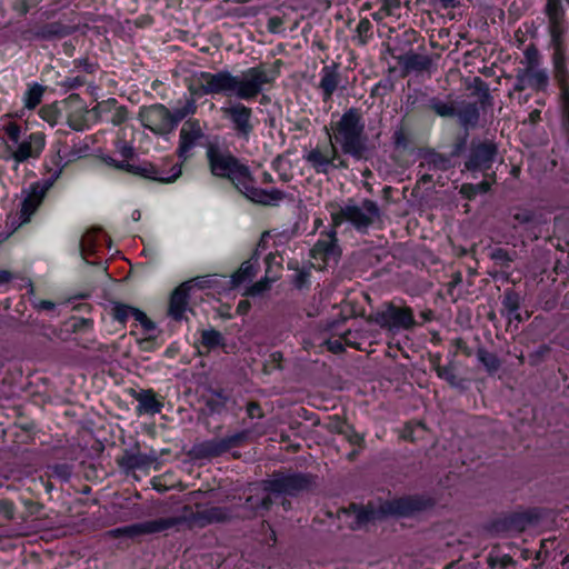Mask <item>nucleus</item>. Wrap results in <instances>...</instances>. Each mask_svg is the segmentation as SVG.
I'll use <instances>...</instances> for the list:
<instances>
[{"label":"nucleus","mask_w":569,"mask_h":569,"mask_svg":"<svg viewBox=\"0 0 569 569\" xmlns=\"http://www.w3.org/2000/svg\"><path fill=\"white\" fill-rule=\"evenodd\" d=\"M210 172L214 177L226 178L249 200L263 206H273L284 198L279 189L264 190L254 187V179L248 166L242 163L230 151L210 144L206 152Z\"/></svg>","instance_id":"f257e3e1"},{"label":"nucleus","mask_w":569,"mask_h":569,"mask_svg":"<svg viewBox=\"0 0 569 569\" xmlns=\"http://www.w3.org/2000/svg\"><path fill=\"white\" fill-rule=\"evenodd\" d=\"M277 77L278 71L260 63L242 72L241 77L221 70L216 73L200 72L198 79L204 94H233L240 100L250 101L258 97L263 86L272 84Z\"/></svg>","instance_id":"f03ea898"},{"label":"nucleus","mask_w":569,"mask_h":569,"mask_svg":"<svg viewBox=\"0 0 569 569\" xmlns=\"http://www.w3.org/2000/svg\"><path fill=\"white\" fill-rule=\"evenodd\" d=\"M331 130L337 143L345 154L356 160H369L376 152V147L369 141L366 133V124L360 109L349 108L341 118L331 124Z\"/></svg>","instance_id":"7ed1b4c3"},{"label":"nucleus","mask_w":569,"mask_h":569,"mask_svg":"<svg viewBox=\"0 0 569 569\" xmlns=\"http://www.w3.org/2000/svg\"><path fill=\"white\" fill-rule=\"evenodd\" d=\"M433 505L435 501L432 498L415 495L390 500L381 506L379 510L376 509L371 503H368L367 506H358L356 503H351L347 512L355 518V521L350 525V528L358 530L369 522L379 519L385 513L408 517L428 510L432 508Z\"/></svg>","instance_id":"20e7f679"},{"label":"nucleus","mask_w":569,"mask_h":569,"mask_svg":"<svg viewBox=\"0 0 569 569\" xmlns=\"http://www.w3.org/2000/svg\"><path fill=\"white\" fill-rule=\"evenodd\" d=\"M331 224L333 228L348 222L357 231L367 233L369 228L380 219L381 212L378 203L370 199H363L360 203L348 200L345 204L331 202L328 204Z\"/></svg>","instance_id":"39448f33"},{"label":"nucleus","mask_w":569,"mask_h":569,"mask_svg":"<svg viewBox=\"0 0 569 569\" xmlns=\"http://www.w3.org/2000/svg\"><path fill=\"white\" fill-rule=\"evenodd\" d=\"M232 519V510L227 507H204L201 503L183 505L171 516L173 530L201 529L213 523L228 522Z\"/></svg>","instance_id":"423d86ee"},{"label":"nucleus","mask_w":569,"mask_h":569,"mask_svg":"<svg viewBox=\"0 0 569 569\" xmlns=\"http://www.w3.org/2000/svg\"><path fill=\"white\" fill-rule=\"evenodd\" d=\"M368 321L393 332L411 330L416 326L413 310L410 307H400L393 302H385L380 309L370 313Z\"/></svg>","instance_id":"0eeeda50"},{"label":"nucleus","mask_w":569,"mask_h":569,"mask_svg":"<svg viewBox=\"0 0 569 569\" xmlns=\"http://www.w3.org/2000/svg\"><path fill=\"white\" fill-rule=\"evenodd\" d=\"M3 131L7 133L10 141L17 144L16 150L12 152V158L18 163L24 162L28 159H36L41 154L46 144V136L43 132H33L20 142L21 129L16 122L4 124Z\"/></svg>","instance_id":"6e6552de"},{"label":"nucleus","mask_w":569,"mask_h":569,"mask_svg":"<svg viewBox=\"0 0 569 569\" xmlns=\"http://www.w3.org/2000/svg\"><path fill=\"white\" fill-rule=\"evenodd\" d=\"M315 482V477L309 473H273L270 479L264 480L267 490L274 495L296 496L308 490Z\"/></svg>","instance_id":"1a4fd4ad"},{"label":"nucleus","mask_w":569,"mask_h":569,"mask_svg":"<svg viewBox=\"0 0 569 569\" xmlns=\"http://www.w3.org/2000/svg\"><path fill=\"white\" fill-rule=\"evenodd\" d=\"M60 173L61 169H57L49 178L33 182L30 184L29 189L22 190L23 200L20 209V218L22 222H28L30 220V217L42 203L47 192L59 178Z\"/></svg>","instance_id":"9d476101"},{"label":"nucleus","mask_w":569,"mask_h":569,"mask_svg":"<svg viewBox=\"0 0 569 569\" xmlns=\"http://www.w3.org/2000/svg\"><path fill=\"white\" fill-rule=\"evenodd\" d=\"M553 78L559 88L560 127L569 143V71L560 58L555 61Z\"/></svg>","instance_id":"9b49d317"},{"label":"nucleus","mask_w":569,"mask_h":569,"mask_svg":"<svg viewBox=\"0 0 569 569\" xmlns=\"http://www.w3.org/2000/svg\"><path fill=\"white\" fill-rule=\"evenodd\" d=\"M221 112L223 117L231 122L234 134L248 141L254 130L252 109L241 102H234L222 107Z\"/></svg>","instance_id":"f8f14e48"},{"label":"nucleus","mask_w":569,"mask_h":569,"mask_svg":"<svg viewBox=\"0 0 569 569\" xmlns=\"http://www.w3.org/2000/svg\"><path fill=\"white\" fill-rule=\"evenodd\" d=\"M250 436L248 430H242L224 438H214L197 446V452L201 458L219 457L232 448L243 445Z\"/></svg>","instance_id":"ddd939ff"},{"label":"nucleus","mask_w":569,"mask_h":569,"mask_svg":"<svg viewBox=\"0 0 569 569\" xmlns=\"http://www.w3.org/2000/svg\"><path fill=\"white\" fill-rule=\"evenodd\" d=\"M139 118L142 124L154 133L163 134L173 130L171 111L163 104L142 108Z\"/></svg>","instance_id":"4468645a"},{"label":"nucleus","mask_w":569,"mask_h":569,"mask_svg":"<svg viewBox=\"0 0 569 569\" xmlns=\"http://www.w3.org/2000/svg\"><path fill=\"white\" fill-rule=\"evenodd\" d=\"M330 138V146L310 149L303 159L313 169L317 174H329L333 170L336 159H338V150Z\"/></svg>","instance_id":"2eb2a0df"},{"label":"nucleus","mask_w":569,"mask_h":569,"mask_svg":"<svg viewBox=\"0 0 569 569\" xmlns=\"http://www.w3.org/2000/svg\"><path fill=\"white\" fill-rule=\"evenodd\" d=\"M498 149L492 141H472L465 167L468 170H488L497 156Z\"/></svg>","instance_id":"dca6fc26"},{"label":"nucleus","mask_w":569,"mask_h":569,"mask_svg":"<svg viewBox=\"0 0 569 569\" xmlns=\"http://www.w3.org/2000/svg\"><path fill=\"white\" fill-rule=\"evenodd\" d=\"M272 492L266 489L264 480L249 487V496L246 499L243 509L246 517H254L260 511H268L272 506L270 497Z\"/></svg>","instance_id":"f3484780"},{"label":"nucleus","mask_w":569,"mask_h":569,"mask_svg":"<svg viewBox=\"0 0 569 569\" xmlns=\"http://www.w3.org/2000/svg\"><path fill=\"white\" fill-rule=\"evenodd\" d=\"M203 131L198 120H187L179 136V147L177 149L178 157L186 161L190 158V151L203 138Z\"/></svg>","instance_id":"a211bd4d"},{"label":"nucleus","mask_w":569,"mask_h":569,"mask_svg":"<svg viewBox=\"0 0 569 569\" xmlns=\"http://www.w3.org/2000/svg\"><path fill=\"white\" fill-rule=\"evenodd\" d=\"M337 228H333L322 236L312 247L311 257L321 260L323 263L337 261L340 256V248L337 239Z\"/></svg>","instance_id":"6ab92c4d"},{"label":"nucleus","mask_w":569,"mask_h":569,"mask_svg":"<svg viewBox=\"0 0 569 569\" xmlns=\"http://www.w3.org/2000/svg\"><path fill=\"white\" fill-rule=\"evenodd\" d=\"M127 527V537L134 538L173 530L171 517L158 518Z\"/></svg>","instance_id":"aec40b11"},{"label":"nucleus","mask_w":569,"mask_h":569,"mask_svg":"<svg viewBox=\"0 0 569 569\" xmlns=\"http://www.w3.org/2000/svg\"><path fill=\"white\" fill-rule=\"evenodd\" d=\"M157 455L152 453H141L139 451L134 452L131 450H126L121 457L117 459L118 465L127 470H136V469H147L154 462H157Z\"/></svg>","instance_id":"412c9836"},{"label":"nucleus","mask_w":569,"mask_h":569,"mask_svg":"<svg viewBox=\"0 0 569 569\" xmlns=\"http://www.w3.org/2000/svg\"><path fill=\"white\" fill-rule=\"evenodd\" d=\"M76 28L71 24L63 23L62 21H52L38 27L31 31V34L34 39L50 41L67 37Z\"/></svg>","instance_id":"4be33fe9"},{"label":"nucleus","mask_w":569,"mask_h":569,"mask_svg":"<svg viewBox=\"0 0 569 569\" xmlns=\"http://www.w3.org/2000/svg\"><path fill=\"white\" fill-rule=\"evenodd\" d=\"M190 282H183L171 293L169 302V316L174 320H181L187 310L189 300Z\"/></svg>","instance_id":"5701e85b"},{"label":"nucleus","mask_w":569,"mask_h":569,"mask_svg":"<svg viewBox=\"0 0 569 569\" xmlns=\"http://www.w3.org/2000/svg\"><path fill=\"white\" fill-rule=\"evenodd\" d=\"M340 83V73L338 71V64L332 63L330 66H325L321 70V79L319 83V88L322 92L323 102H328L331 100L333 92L337 90Z\"/></svg>","instance_id":"b1692460"},{"label":"nucleus","mask_w":569,"mask_h":569,"mask_svg":"<svg viewBox=\"0 0 569 569\" xmlns=\"http://www.w3.org/2000/svg\"><path fill=\"white\" fill-rule=\"evenodd\" d=\"M488 258L493 261L495 266L500 268L506 279L509 278L508 270L511 263L517 259L518 253L516 250H507L498 246H488L486 248Z\"/></svg>","instance_id":"393cba45"},{"label":"nucleus","mask_w":569,"mask_h":569,"mask_svg":"<svg viewBox=\"0 0 569 569\" xmlns=\"http://www.w3.org/2000/svg\"><path fill=\"white\" fill-rule=\"evenodd\" d=\"M539 517L535 511L518 512L505 518L497 526H501L506 530L521 532L529 525L536 523Z\"/></svg>","instance_id":"a878e982"},{"label":"nucleus","mask_w":569,"mask_h":569,"mask_svg":"<svg viewBox=\"0 0 569 569\" xmlns=\"http://www.w3.org/2000/svg\"><path fill=\"white\" fill-rule=\"evenodd\" d=\"M547 14L550 20V32L555 41H559L565 32L563 11L559 0H548Z\"/></svg>","instance_id":"bb28decb"},{"label":"nucleus","mask_w":569,"mask_h":569,"mask_svg":"<svg viewBox=\"0 0 569 569\" xmlns=\"http://www.w3.org/2000/svg\"><path fill=\"white\" fill-rule=\"evenodd\" d=\"M455 117L466 131L475 129L480 119L479 108L476 103L463 101L458 109L456 108Z\"/></svg>","instance_id":"cd10ccee"},{"label":"nucleus","mask_w":569,"mask_h":569,"mask_svg":"<svg viewBox=\"0 0 569 569\" xmlns=\"http://www.w3.org/2000/svg\"><path fill=\"white\" fill-rule=\"evenodd\" d=\"M134 398L139 403L137 407L139 413L154 415L162 410V402L157 400L156 395L151 389L136 392Z\"/></svg>","instance_id":"c85d7f7f"},{"label":"nucleus","mask_w":569,"mask_h":569,"mask_svg":"<svg viewBox=\"0 0 569 569\" xmlns=\"http://www.w3.org/2000/svg\"><path fill=\"white\" fill-rule=\"evenodd\" d=\"M397 59L407 71H427L430 69L432 64V60L430 59V57L413 52L406 53L402 57H397Z\"/></svg>","instance_id":"c756f323"},{"label":"nucleus","mask_w":569,"mask_h":569,"mask_svg":"<svg viewBox=\"0 0 569 569\" xmlns=\"http://www.w3.org/2000/svg\"><path fill=\"white\" fill-rule=\"evenodd\" d=\"M451 167L450 157L436 152L428 151L423 154V160L420 162L419 168L430 170L446 171Z\"/></svg>","instance_id":"7c9ffc66"},{"label":"nucleus","mask_w":569,"mask_h":569,"mask_svg":"<svg viewBox=\"0 0 569 569\" xmlns=\"http://www.w3.org/2000/svg\"><path fill=\"white\" fill-rule=\"evenodd\" d=\"M526 74L529 82V88L535 89L537 91H545L549 84L548 73L539 69L537 66H528L526 69Z\"/></svg>","instance_id":"2f4dec72"},{"label":"nucleus","mask_w":569,"mask_h":569,"mask_svg":"<svg viewBox=\"0 0 569 569\" xmlns=\"http://www.w3.org/2000/svg\"><path fill=\"white\" fill-rule=\"evenodd\" d=\"M256 274V264L251 260H247L242 262L240 268L231 276V287H238L241 283L251 280Z\"/></svg>","instance_id":"473e14b6"},{"label":"nucleus","mask_w":569,"mask_h":569,"mask_svg":"<svg viewBox=\"0 0 569 569\" xmlns=\"http://www.w3.org/2000/svg\"><path fill=\"white\" fill-rule=\"evenodd\" d=\"M511 217L513 221V229L518 228L519 226H530L540 223L538 214L533 210L526 208H516Z\"/></svg>","instance_id":"72a5a7b5"},{"label":"nucleus","mask_w":569,"mask_h":569,"mask_svg":"<svg viewBox=\"0 0 569 569\" xmlns=\"http://www.w3.org/2000/svg\"><path fill=\"white\" fill-rule=\"evenodd\" d=\"M429 108L439 117L451 118L456 116V106L453 102H445L439 98L429 100Z\"/></svg>","instance_id":"f704fd0d"},{"label":"nucleus","mask_w":569,"mask_h":569,"mask_svg":"<svg viewBox=\"0 0 569 569\" xmlns=\"http://www.w3.org/2000/svg\"><path fill=\"white\" fill-rule=\"evenodd\" d=\"M196 110H197V104L192 98L187 99L182 106L174 108L171 111L173 129L186 117L193 114L196 112Z\"/></svg>","instance_id":"c9c22d12"},{"label":"nucleus","mask_w":569,"mask_h":569,"mask_svg":"<svg viewBox=\"0 0 569 569\" xmlns=\"http://www.w3.org/2000/svg\"><path fill=\"white\" fill-rule=\"evenodd\" d=\"M477 358L485 366L489 373L498 371L501 366L499 358L485 348H479L477 350Z\"/></svg>","instance_id":"e433bc0d"},{"label":"nucleus","mask_w":569,"mask_h":569,"mask_svg":"<svg viewBox=\"0 0 569 569\" xmlns=\"http://www.w3.org/2000/svg\"><path fill=\"white\" fill-rule=\"evenodd\" d=\"M201 343L203 347L210 350L219 346H223L224 339L222 335L214 329L203 330L201 332Z\"/></svg>","instance_id":"4c0bfd02"},{"label":"nucleus","mask_w":569,"mask_h":569,"mask_svg":"<svg viewBox=\"0 0 569 569\" xmlns=\"http://www.w3.org/2000/svg\"><path fill=\"white\" fill-rule=\"evenodd\" d=\"M435 370L437 372V376L440 379L446 380L450 386H452V387L461 386L462 381L458 379V377L456 375V369L452 365H448V366L437 365V366H435Z\"/></svg>","instance_id":"58836bf2"},{"label":"nucleus","mask_w":569,"mask_h":569,"mask_svg":"<svg viewBox=\"0 0 569 569\" xmlns=\"http://www.w3.org/2000/svg\"><path fill=\"white\" fill-rule=\"evenodd\" d=\"M521 298L518 292L513 290H506L503 293L502 306L507 311V316H511L519 310Z\"/></svg>","instance_id":"ea45409f"},{"label":"nucleus","mask_w":569,"mask_h":569,"mask_svg":"<svg viewBox=\"0 0 569 569\" xmlns=\"http://www.w3.org/2000/svg\"><path fill=\"white\" fill-rule=\"evenodd\" d=\"M490 190V183L482 181L477 184L463 183L460 188V193L467 199H473L478 193H486Z\"/></svg>","instance_id":"a19ab883"},{"label":"nucleus","mask_w":569,"mask_h":569,"mask_svg":"<svg viewBox=\"0 0 569 569\" xmlns=\"http://www.w3.org/2000/svg\"><path fill=\"white\" fill-rule=\"evenodd\" d=\"M229 397L223 390H212L207 400V406L212 410L219 412L227 403Z\"/></svg>","instance_id":"79ce46f5"},{"label":"nucleus","mask_w":569,"mask_h":569,"mask_svg":"<svg viewBox=\"0 0 569 569\" xmlns=\"http://www.w3.org/2000/svg\"><path fill=\"white\" fill-rule=\"evenodd\" d=\"M87 113H88V110H86V109H80L74 112H71L68 116L69 127L76 131L84 130L87 128V118H86Z\"/></svg>","instance_id":"37998d69"},{"label":"nucleus","mask_w":569,"mask_h":569,"mask_svg":"<svg viewBox=\"0 0 569 569\" xmlns=\"http://www.w3.org/2000/svg\"><path fill=\"white\" fill-rule=\"evenodd\" d=\"M43 87L40 84H33L26 93V107L29 109L36 108L40 102L43 96Z\"/></svg>","instance_id":"c03bdc74"},{"label":"nucleus","mask_w":569,"mask_h":569,"mask_svg":"<svg viewBox=\"0 0 569 569\" xmlns=\"http://www.w3.org/2000/svg\"><path fill=\"white\" fill-rule=\"evenodd\" d=\"M475 88L477 93L480 96V103L482 107H491L492 106V96L490 94V90L488 84L482 81L480 78L475 79Z\"/></svg>","instance_id":"a18cd8bd"},{"label":"nucleus","mask_w":569,"mask_h":569,"mask_svg":"<svg viewBox=\"0 0 569 569\" xmlns=\"http://www.w3.org/2000/svg\"><path fill=\"white\" fill-rule=\"evenodd\" d=\"M271 282L272 280L266 276L256 283H253L252 286H250L244 295L250 297L260 296L270 289Z\"/></svg>","instance_id":"49530a36"},{"label":"nucleus","mask_w":569,"mask_h":569,"mask_svg":"<svg viewBox=\"0 0 569 569\" xmlns=\"http://www.w3.org/2000/svg\"><path fill=\"white\" fill-rule=\"evenodd\" d=\"M134 310H137L136 308L133 307H130L128 305H124V303H114L113 308H112V316L116 320H118L119 322H126V320L132 316L133 317V312Z\"/></svg>","instance_id":"de8ad7c7"},{"label":"nucleus","mask_w":569,"mask_h":569,"mask_svg":"<svg viewBox=\"0 0 569 569\" xmlns=\"http://www.w3.org/2000/svg\"><path fill=\"white\" fill-rule=\"evenodd\" d=\"M393 144L397 149H407L409 146V133L405 127L400 126L393 131Z\"/></svg>","instance_id":"09e8293b"},{"label":"nucleus","mask_w":569,"mask_h":569,"mask_svg":"<svg viewBox=\"0 0 569 569\" xmlns=\"http://www.w3.org/2000/svg\"><path fill=\"white\" fill-rule=\"evenodd\" d=\"M50 476L58 478L61 481H68L71 477L72 469L67 463H58L49 468Z\"/></svg>","instance_id":"8fccbe9b"},{"label":"nucleus","mask_w":569,"mask_h":569,"mask_svg":"<svg viewBox=\"0 0 569 569\" xmlns=\"http://www.w3.org/2000/svg\"><path fill=\"white\" fill-rule=\"evenodd\" d=\"M80 252L83 259H87V257L94 251V236L92 232H87L82 236L80 240Z\"/></svg>","instance_id":"3c124183"},{"label":"nucleus","mask_w":569,"mask_h":569,"mask_svg":"<svg viewBox=\"0 0 569 569\" xmlns=\"http://www.w3.org/2000/svg\"><path fill=\"white\" fill-rule=\"evenodd\" d=\"M41 118L47 121L50 126H54L58 121L59 113L56 107L44 106L40 110Z\"/></svg>","instance_id":"603ef678"},{"label":"nucleus","mask_w":569,"mask_h":569,"mask_svg":"<svg viewBox=\"0 0 569 569\" xmlns=\"http://www.w3.org/2000/svg\"><path fill=\"white\" fill-rule=\"evenodd\" d=\"M348 423L342 420L340 417L335 416L330 418L329 422L326 425V428L329 432L342 435Z\"/></svg>","instance_id":"864d4df0"},{"label":"nucleus","mask_w":569,"mask_h":569,"mask_svg":"<svg viewBox=\"0 0 569 569\" xmlns=\"http://www.w3.org/2000/svg\"><path fill=\"white\" fill-rule=\"evenodd\" d=\"M342 436H345V438L351 443V445H355V446H359V447H362L363 446V437L361 435H359L352 426L348 425L347 428L345 429V432L342 433Z\"/></svg>","instance_id":"5fc2aeb1"},{"label":"nucleus","mask_w":569,"mask_h":569,"mask_svg":"<svg viewBox=\"0 0 569 569\" xmlns=\"http://www.w3.org/2000/svg\"><path fill=\"white\" fill-rule=\"evenodd\" d=\"M550 352V348L547 345H541L536 351L529 355V361L532 366L538 365L541 360L545 359Z\"/></svg>","instance_id":"6e6d98bb"},{"label":"nucleus","mask_w":569,"mask_h":569,"mask_svg":"<svg viewBox=\"0 0 569 569\" xmlns=\"http://www.w3.org/2000/svg\"><path fill=\"white\" fill-rule=\"evenodd\" d=\"M0 516L6 520H12L14 517V505L8 499H0Z\"/></svg>","instance_id":"4d7b16f0"},{"label":"nucleus","mask_w":569,"mask_h":569,"mask_svg":"<svg viewBox=\"0 0 569 569\" xmlns=\"http://www.w3.org/2000/svg\"><path fill=\"white\" fill-rule=\"evenodd\" d=\"M133 318L143 327L146 331H151L156 328V325L153 321H151L144 312L137 309L133 312Z\"/></svg>","instance_id":"13d9d810"},{"label":"nucleus","mask_w":569,"mask_h":569,"mask_svg":"<svg viewBox=\"0 0 569 569\" xmlns=\"http://www.w3.org/2000/svg\"><path fill=\"white\" fill-rule=\"evenodd\" d=\"M310 273L306 270H298L292 278V283L297 289H302L309 282Z\"/></svg>","instance_id":"bf43d9fd"},{"label":"nucleus","mask_w":569,"mask_h":569,"mask_svg":"<svg viewBox=\"0 0 569 569\" xmlns=\"http://www.w3.org/2000/svg\"><path fill=\"white\" fill-rule=\"evenodd\" d=\"M372 24L369 21V19L363 18L359 21L357 26V33L359 38L361 39V42H365L366 39L369 37V31L371 29Z\"/></svg>","instance_id":"052dcab7"},{"label":"nucleus","mask_w":569,"mask_h":569,"mask_svg":"<svg viewBox=\"0 0 569 569\" xmlns=\"http://www.w3.org/2000/svg\"><path fill=\"white\" fill-rule=\"evenodd\" d=\"M527 81L528 78L526 74V70H520L516 76V83L513 86V90L520 92L523 91L526 88H529V82Z\"/></svg>","instance_id":"680f3d73"},{"label":"nucleus","mask_w":569,"mask_h":569,"mask_svg":"<svg viewBox=\"0 0 569 569\" xmlns=\"http://www.w3.org/2000/svg\"><path fill=\"white\" fill-rule=\"evenodd\" d=\"M128 119V110L126 107H118L111 118V122L114 126H119L123 123Z\"/></svg>","instance_id":"e2e57ef3"},{"label":"nucleus","mask_w":569,"mask_h":569,"mask_svg":"<svg viewBox=\"0 0 569 569\" xmlns=\"http://www.w3.org/2000/svg\"><path fill=\"white\" fill-rule=\"evenodd\" d=\"M172 173L167 177H153L154 180L161 181V182H173L181 176V164H174L171 169Z\"/></svg>","instance_id":"0e129e2a"},{"label":"nucleus","mask_w":569,"mask_h":569,"mask_svg":"<svg viewBox=\"0 0 569 569\" xmlns=\"http://www.w3.org/2000/svg\"><path fill=\"white\" fill-rule=\"evenodd\" d=\"M283 24V19L278 16L270 17L268 20V30L271 33H278L281 31V27Z\"/></svg>","instance_id":"69168bd1"},{"label":"nucleus","mask_w":569,"mask_h":569,"mask_svg":"<svg viewBox=\"0 0 569 569\" xmlns=\"http://www.w3.org/2000/svg\"><path fill=\"white\" fill-rule=\"evenodd\" d=\"M247 412L250 418L262 417V411L258 402L251 401L247 405Z\"/></svg>","instance_id":"338daca9"},{"label":"nucleus","mask_w":569,"mask_h":569,"mask_svg":"<svg viewBox=\"0 0 569 569\" xmlns=\"http://www.w3.org/2000/svg\"><path fill=\"white\" fill-rule=\"evenodd\" d=\"M326 345L328 347V350H330L333 353H340L345 351V347L342 345V341L339 339L336 340H327Z\"/></svg>","instance_id":"774afa93"}]
</instances>
